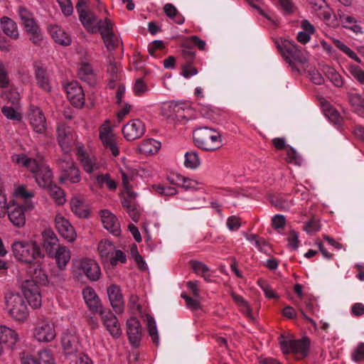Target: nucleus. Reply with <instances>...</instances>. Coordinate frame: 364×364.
I'll return each mask as SVG.
<instances>
[{"label": "nucleus", "instance_id": "nucleus-1", "mask_svg": "<svg viewBox=\"0 0 364 364\" xmlns=\"http://www.w3.org/2000/svg\"><path fill=\"white\" fill-rule=\"evenodd\" d=\"M12 252L18 262L28 265L26 272L31 277L36 278L42 285L48 283V275L42 267L44 254L41 250L40 242L37 239L31 242H14Z\"/></svg>", "mask_w": 364, "mask_h": 364}, {"label": "nucleus", "instance_id": "nucleus-2", "mask_svg": "<svg viewBox=\"0 0 364 364\" xmlns=\"http://www.w3.org/2000/svg\"><path fill=\"white\" fill-rule=\"evenodd\" d=\"M86 1L78 0L76 4V10L79 14V19L83 26L90 33H100L102 38L107 48L109 50L116 49L119 40L114 33L113 24L109 18L98 19L97 16L85 7Z\"/></svg>", "mask_w": 364, "mask_h": 364}, {"label": "nucleus", "instance_id": "nucleus-3", "mask_svg": "<svg viewBox=\"0 0 364 364\" xmlns=\"http://www.w3.org/2000/svg\"><path fill=\"white\" fill-rule=\"evenodd\" d=\"M12 161L33 173L40 187L46 188L53 183V173L48 166L39 164L36 159L29 158L25 154L14 155L12 156Z\"/></svg>", "mask_w": 364, "mask_h": 364}, {"label": "nucleus", "instance_id": "nucleus-4", "mask_svg": "<svg viewBox=\"0 0 364 364\" xmlns=\"http://www.w3.org/2000/svg\"><path fill=\"white\" fill-rule=\"evenodd\" d=\"M193 136L196 146L205 151H215L222 146L221 136L213 129L207 127L196 129Z\"/></svg>", "mask_w": 364, "mask_h": 364}, {"label": "nucleus", "instance_id": "nucleus-5", "mask_svg": "<svg viewBox=\"0 0 364 364\" xmlns=\"http://www.w3.org/2000/svg\"><path fill=\"white\" fill-rule=\"evenodd\" d=\"M57 164L60 171V183H77L80 181V171L70 156L68 154L63 155L58 159Z\"/></svg>", "mask_w": 364, "mask_h": 364}, {"label": "nucleus", "instance_id": "nucleus-6", "mask_svg": "<svg viewBox=\"0 0 364 364\" xmlns=\"http://www.w3.org/2000/svg\"><path fill=\"white\" fill-rule=\"evenodd\" d=\"M73 272L79 276H85L91 282L100 279L101 269L98 263L89 257H81L73 260Z\"/></svg>", "mask_w": 364, "mask_h": 364}, {"label": "nucleus", "instance_id": "nucleus-7", "mask_svg": "<svg viewBox=\"0 0 364 364\" xmlns=\"http://www.w3.org/2000/svg\"><path fill=\"white\" fill-rule=\"evenodd\" d=\"M277 47L284 60L295 69L296 63L304 64L307 61L305 54L292 41L282 39L277 43Z\"/></svg>", "mask_w": 364, "mask_h": 364}, {"label": "nucleus", "instance_id": "nucleus-8", "mask_svg": "<svg viewBox=\"0 0 364 364\" xmlns=\"http://www.w3.org/2000/svg\"><path fill=\"white\" fill-rule=\"evenodd\" d=\"M6 311L14 319L24 321L28 311L23 297L18 293L7 292L4 296Z\"/></svg>", "mask_w": 364, "mask_h": 364}, {"label": "nucleus", "instance_id": "nucleus-9", "mask_svg": "<svg viewBox=\"0 0 364 364\" xmlns=\"http://www.w3.org/2000/svg\"><path fill=\"white\" fill-rule=\"evenodd\" d=\"M279 343L281 349L284 354L294 353L300 354L302 357L308 355L310 341L306 337L296 340L281 336L279 338Z\"/></svg>", "mask_w": 364, "mask_h": 364}, {"label": "nucleus", "instance_id": "nucleus-10", "mask_svg": "<svg viewBox=\"0 0 364 364\" xmlns=\"http://www.w3.org/2000/svg\"><path fill=\"white\" fill-rule=\"evenodd\" d=\"M31 278L22 282L21 290L29 305L33 309H37L41 306V295L36 283L41 284L36 278Z\"/></svg>", "mask_w": 364, "mask_h": 364}, {"label": "nucleus", "instance_id": "nucleus-11", "mask_svg": "<svg viewBox=\"0 0 364 364\" xmlns=\"http://www.w3.org/2000/svg\"><path fill=\"white\" fill-rule=\"evenodd\" d=\"M33 237L38 240L40 245H42L48 256L53 258V254L59 245L58 237L52 231V229H44L41 231L39 235L35 234Z\"/></svg>", "mask_w": 364, "mask_h": 364}, {"label": "nucleus", "instance_id": "nucleus-12", "mask_svg": "<svg viewBox=\"0 0 364 364\" xmlns=\"http://www.w3.org/2000/svg\"><path fill=\"white\" fill-rule=\"evenodd\" d=\"M56 336L53 323L45 320L39 321L33 329V337L40 342H49Z\"/></svg>", "mask_w": 364, "mask_h": 364}, {"label": "nucleus", "instance_id": "nucleus-13", "mask_svg": "<svg viewBox=\"0 0 364 364\" xmlns=\"http://www.w3.org/2000/svg\"><path fill=\"white\" fill-rule=\"evenodd\" d=\"M106 329L110 335L117 338L122 335V330L117 317L108 309H104L98 314Z\"/></svg>", "mask_w": 364, "mask_h": 364}, {"label": "nucleus", "instance_id": "nucleus-14", "mask_svg": "<svg viewBox=\"0 0 364 364\" xmlns=\"http://www.w3.org/2000/svg\"><path fill=\"white\" fill-rule=\"evenodd\" d=\"M145 132V125L139 119L130 120L122 128L124 138L128 141L137 139L143 136Z\"/></svg>", "mask_w": 364, "mask_h": 364}, {"label": "nucleus", "instance_id": "nucleus-15", "mask_svg": "<svg viewBox=\"0 0 364 364\" xmlns=\"http://www.w3.org/2000/svg\"><path fill=\"white\" fill-rule=\"evenodd\" d=\"M82 296L87 306L92 313L99 314L105 309L92 287H86L84 288L82 290Z\"/></svg>", "mask_w": 364, "mask_h": 364}, {"label": "nucleus", "instance_id": "nucleus-16", "mask_svg": "<svg viewBox=\"0 0 364 364\" xmlns=\"http://www.w3.org/2000/svg\"><path fill=\"white\" fill-rule=\"evenodd\" d=\"M28 117L31 125L36 132L43 134L46 131V120L40 108L35 106H31Z\"/></svg>", "mask_w": 364, "mask_h": 364}, {"label": "nucleus", "instance_id": "nucleus-17", "mask_svg": "<svg viewBox=\"0 0 364 364\" xmlns=\"http://www.w3.org/2000/svg\"><path fill=\"white\" fill-rule=\"evenodd\" d=\"M127 333L130 343L138 347L141 338V326L139 321L135 317H131L127 321Z\"/></svg>", "mask_w": 364, "mask_h": 364}, {"label": "nucleus", "instance_id": "nucleus-18", "mask_svg": "<svg viewBox=\"0 0 364 364\" xmlns=\"http://www.w3.org/2000/svg\"><path fill=\"white\" fill-rule=\"evenodd\" d=\"M67 97L75 107H82L85 104V95L81 86L77 82H72L65 87Z\"/></svg>", "mask_w": 364, "mask_h": 364}, {"label": "nucleus", "instance_id": "nucleus-19", "mask_svg": "<svg viewBox=\"0 0 364 364\" xmlns=\"http://www.w3.org/2000/svg\"><path fill=\"white\" fill-rule=\"evenodd\" d=\"M58 141L63 151L67 154L71 150L73 146V136L71 129L65 125L60 124L58 127Z\"/></svg>", "mask_w": 364, "mask_h": 364}, {"label": "nucleus", "instance_id": "nucleus-20", "mask_svg": "<svg viewBox=\"0 0 364 364\" xmlns=\"http://www.w3.org/2000/svg\"><path fill=\"white\" fill-rule=\"evenodd\" d=\"M107 294L110 304L117 314H120L124 311L123 296L119 286L112 284L107 288Z\"/></svg>", "mask_w": 364, "mask_h": 364}, {"label": "nucleus", "instance_id": "nucleus-21", "mask_svg": "<svg viewBox=\"0 0 364 364\" xmlns=\"http://www.w3.org/2000/svg\"><path fill=\"white\" fill-rule=\"evenodd\" d=\"M169 117L180 123L187 121V114L190 112L187 104L184 102H171L169 105Z\"/></svg>", "mask_w": 364, "mask_h": 364}, {"label": "nucleus", "instance_id": "nucleus-22", "mask_svg": "<svg viewBox=\"0 0 364 364\" xmlns=\"http://www.w3.org/2000/svg\"><path fill=\"white\" fill-rule=\"evenodd\" d=\"M77 155L78 160L86 173L91 174L94 171L100 169V164L97 162V159L95 157L90 156L82 149H78Z\"/></svg>", "mask_w": 364, "mask_h": 364}, {"label": "nucleus", "instance_id": "nucleus-23", "mask_svg": "<svg viewBox=\"0 0 364 364\" xmlns=\"http://www.w3.org/2000/svg\"><path fill=\"white\" fill-rule=\"evenodd\" d=\"M31 208L32 203L28 201L22 205L14 207V209L9 213L10 221L16 227L23 226L26 220L24 211Z\"/></svg>", "mask_w": 364, "mask_h": 364}, {"label": "nucleus", "instance_id": "nucleus-24", "mask_svg": "<svg viewBox=\"0 0 364 364\" xmlns=\"http://www.w3.org/2000/svg\"><path fill=\"white\" fill-rule=\"evenodd\" d=\"M35 76L38 85L44 91L48 92L51 90V86L49 81V73L46 68L42 65L36 64Z\"/></svg>", "mask_w": 364, "mask_h": 364}, {"label": "nucleus", "instance_id": "nucleus-25", "mask_svg": "<svg viewBox=\"0 0 364 364\" xmlns=\"http://www.w3.org/2000/svg\"><path fill=\"white\" fill-rule=\"evenodd\" d=\"M63 348L67 355H73L79 350V341L77 337L72 333H65L61 340Z\"/></svg>", "mask_w": 364, "mask_h": 364}, {"label": "nucleus", "instance_id": "nucleus-26", "mask_svg": "<svg viewBox=\"0 0 364 364\" xmlns=\"http://www.w3.org/2000/svg\"><path fill=\"white\" fill-rule=\"evenodd\" d=\"M18 341V334L6 326H0V343L3 347H12Z\"/></svg>", "mask_w": 364, "mask_h": 364}, {"label": "nucleus", "instance_id": "nucleus-27", "mask_svg": "<svg viewBox=\"0 0 364 364\" xmlns=\"http://www.w3.org/2000/svg\"><path fill=\"white\" fill-rule=\"evenodd\" d=\"M53 258H55L58 267L63 270L70 260V250L65 246H58Z\"/></svg>", "mask_w": 364, "mask_h": 364}, {"label": "nucleus", "instance_id": "nucleus-28", "mask_svg": "<svg viewBox=\"0 0 364 364\" xmlns=\"http://www.w3.org/2000/svg\"><path fill=\"white\" fill-rule=\"evenodd\" d=\"M77 75L81 80L89 85L92 86L95 84V74L90 64L82 62L78 68Z\"/></svg>", "mask_w": 364, "mask_h": 364}, {"label": "nucleus", "instance_id": "nucleus-29", "mask_svg": "<svg viewBox=\"0 0 364 364\" xmlns=\"http://www.w3.org/2000/svg\"><path fill=\"white\" fill-rule=\"evenodd\" d=\"M49 32L53 39L57 43L62 46H69L71 43V38L61 28L58 26H50Z\"/></svg>", "mask_w": 364, "mask_h": 364}, {"label": "nucleus", "instance_id": "nucleus-30", "mask_svg": "<svg viewBox=\"0 0 364 364\" xmlns=\"http://www.w3.org/2000/svg\"><path fill=\"white\" fill-rule=\"evenodd\" d=\"M115 246L109 240H101L97 246L99 256L103 263H107L109 259L114 254Z\"/></svg>", "mask_w": 364, "mask_h": 364}, {"label": "nucleus", "instance_id": "nucleus-31", "mask_svg": "<svg viewBox=\"0 0 364 364\" xmlns=\"http://www.w3.org/2000/svg\"><path fill=\"white\" fill-rule=\"evenodd\" d=\"M1 26L4 33L12 39L18 38L16 23L10 18L4 16L1 18Z\"/></svg>", "mask_w": 364, "mask_h": 364}, {"label": "nucleus", "instance_id": "nucleus-32", "mask_svg": "<svg viewBox=\"0 0 364 364\" xmlns=\"http://www.w3.org/2000/svg\"><path fill=\"white\" fill-rule=\"evenodd\" d=\"M24 28L30 36V40L34 43L38 44L42 40V35L40 28L33 18L27 20L23 23Z\"/></svg>", "mask_w": 364, "mask_h": 364}, {"label": "nucleus", "instance_id": "nucleus-33", "mask_svg": "<svg viewBox=\"0 0 364 364\" xmlns=\"http://www.w3.org/2000/svg\"><path fill=\"white\" fill-rule=\"evenodd\" d=\"M72 211L79 218H87L90 209L80 198L75 197L70 202Z\"/></svg>", "mask_w": 364, "mask_h": 364}, {"label": "nucleus", "instance_id": "nucleus-34", "mask_svg": "<svg viewBox=\"0 0 364 364\" xmlns=\"http://www.w3.org/2000/svg\"><path fill=\"white\" fill-rule=\"evenodd\" d=\"M161 147V143L154 139L144 140L139 146V151L144 154H154Z\"/></svg>", "mask_w": 364, "mask_h": 364}, {"label": "nucleus", "instance_id": "nucleus-35", "mask_svg": "<svg viewBox=\"0 0 364 364\" xmlns=\"http://www.w3.org/2000/svg\"><path fill=\"white\" fill-rule=\"evenodd\" d=\"M339 19L343 26L347 29L351 30L356 34L363 33L362 28L357 24L355 18L350 16H346L343 14H339Z\"/></svg>", "mask_w": 364, "mask_h": 364}, {"label": "nucleus", "instance_id": "nucleus-36", "mask_svg": "<svg viewBox=\"0 0 364 364\" xmlns=\"http://www.w3.org/2000/svg\"><path fill=\"white\" fill-rule=\"evenodd\" d=\"M189 263L196 274L203 277L205 281L210 282V269L205 264L197 260H191Z\"/></svg>", "mask_w": 364, "mask_h": 364}, {"label": "nucleus", "instance_id": "nucleus-37", "mask_svg": "<svg viewBox=\"0 0 364 364\" xmlns=\"http://www.w3.org/2000/svg\"><path fill=\"white\" fill-rule=\"evenodd\" d=\"M349 102L353 111L359 116L364 117V95L351 94L349 95Z\"/></svg>", "mask_w": 364, "mask_h": 364}, {"label": "nucleus", "instance_id": "nucleus-38", "mask_svg": "<svg viewBox=\"0 0 364 364\" xmlns=\"http://www.w3.org/2000/svg\"><path fill=\"white\" fill-rule=\"evenodd\" d=\"M107 73L109 75L108 86L114 89L117 86V82L120 80L121 74L119 68L115 63H110L107 66Z\"/></svg>", "mask_w": 364, "mask_h": 364}, {"label": "nucleus", "instance_id": "nucleus-39", "mask_svg": "<svg viewBox=\"0 0 364 364\" xmlns=\"http://www.w3.org/2000/svg\"><path fill=\"white\" fill-rule=\"evenodd\" d=\"M122 206L127 210V213L132 218V220L134 222H137L139 218V213L134 200H132L128 198H124L123 200H122Z\"/></svg>", "mask_w": 364, "mask_h": 364}, {"label": "nucleus", "instance_id": "nucleus-40", "mask_svg": "<svg viewBox=\"0 0 364 364\" xmlns=\"http://www.w3.org/2000/svg\"><path fill=\"white\" fill-rule=\"evenodd\" d=\"M95 180L100 188H102L104 185H106L107 188L110 191H115L117 189V183L114 180L111 179L110 175L108 173L98 174L95 176Z\"/></svg>", "mask_w": 364, "mask_h": 364}, {"label": "nucleus", "instance_id": "nucleus-41", "mask_svg": "<svg viewBox=\"0 0 364 364\" xmlns=\"http://www.w3.org/2000/svg\"><path fill=\"white\" fill-rule=\"evenodd\" d=\"M100 218L104 228H115L118 222L117 217L106 209L101 210Z\"/></svg>", "mask_w": 364, "mask_h": 364}, {"label": "nucleus", "instance_id": "nucleus-42", "mask_svg": "<svg viewBox=\"0 0 364 364\" xmlns=\"http://www.w3.org/2000/svg\"><path fill=\"white\" fill-rule=\"evenodd\" d=\"M147 330L153 343L158 346L159 344V333L154 318L148 315L146 317Z\"/></svg>", "mask_w": 364, "mask_h": 364}, {"label": "nucleus", "instance_id": "nucleus-43", "mask_svg": "<svg viewBox=\"0 0 364 364\" xmlns=\"http://www.w3.org/2000/svg\"><path fill=\"white\" fill-rule=\"evenodd\" d=\"M181 55L184 60L183 64H193L196 58V51L194 49L188 46L186 41L182 44Z\"/></svg>", "mask_w": 364, "mask_h": 364}, {"label": "nucleus", "instance_id": "nucleus-44", "mask_svg": "<svg viewBox=\"0 0 364 364\" xmlns=\"http://www.w3.org/2000/svg\"><path fill=\"white\" fill-rule=\"evenodd\" d=\"M333 43L336 48H338L340 50L346 54L350 58L354 60L355 62L360 63L361 60L356 53L352 50L350 48H348L346 44L341 42L338 39L333 38Z\"/></svg>", "mask_w": 364, "mask_h": 364}, {"label": "nucleus", "instance_id": "nucleus-45", "mask_svg": "<svg viewBox=\"0 0 364 364\" xmlns=\"http://www.w3.org/2000/svg\"><path fill=\"white\" fill-rule=\"evenodd\" d=\"M48 189L50 196L55 200V201L59 204H63L65 201L64 196V191L59 186L52 183L50 186L47 187Z\"/></svg>", "mask_w": 364, "mask_h": 364}, {"label": "nucleus", "instance_id": "nucleus-46", "mask_svg": "<svg viewBox=\"0 0 364 364\" xmlns=\"http://www.w3.org/2000/svg\"><path fill=\"white\" fill-rule=\"evenodd\" d=\"M200 165V159L196 151H188L185 154L184 166L186 168L194 169Z\"/></svg>", "mask_w": 364, "mask_h": 364}, {"label": "nucleus", "instance_id": "nucleus-47", "mask_svg": "<svg viewBox=\"0 0 364 364\" xmlns=\"http://www.w3.org/2000/svg\"><path fill=\"white\" fill-rule=\"evenodd\" d=\"M326 75L335 86L341 87L343 85V80L341 75L335 69L328 68Z\"/></svg>", "mask_w": 364, "mask_h": 364}, {"label": "nucleus", "instance_id": "nucleus-48", "mask_svg": "<svg viewBox=\"0 0 364 364\" xmlns=\"http://www.w3.org/2000/svg\"><path fill=\"white\" fill-rule=\"evenodd\" d=\"M127 261V256L122 250H114V254L112 255L110 258L108 260V262L112 265L115 266L118 263H125Z\"/></svg>", "mask_w": 364, "mask_h": 364}, {"label": "nucleus", "instance_id": "nucleus-49", "mask_svg": "<svg viewBox=\"0 0 364 364\" xmlns=\"http://www.w3.org/2000/svg\"><path fill=\"white\" fill-rule=\"evenodd\" d=\"M105 149L109 151L112 156H117L119 154V150L117 146V139L115 137L107 140V141H102Z\"/></svg>", "mask_w": 364, "mask_h": 364}, {"label": "nucleus", "instance_id": "nucleus-50", "mask_svg": "<svg viewBox=\"0 0 364 364\" xmlns=\"http://www.w3.org/2000/svg\"><path fill=\"white\" fill-rule=\"evenodd\" d=\"M325 115L329 119L331 122L335 124L341 125L342 122V117L339 112L333 107H328L325 111Z\"/></svg>", "mask_w": 364, "mask_h": 364}, {"label": "nucleus", "instance_id": "nucleus-51", "mask_svg": "<svg viewBox=\"0 0 364 364\" xmlns=\"http://www.w3.org/2000/svg\"><path fill=\"white\" fill-rule=\"evenodd\" d=\"M351 359L359 363L364 360V343H359L351 353Z\"/></svg>", "mask_w": 364, "mask_h": 364}, {"label": "nucleus", "instance_id": "nucleus-52", "mask_svg": "<svg viewBox=\"0 0 364 364\" xmlns=\"http://www.w3.org/2000/svg\"><path fill=\"white\" fill-rule=\"evenodd\" d=\"M349 72L355 79L360 83L364 85V70L358 65H350Z\"/></svg>", "mask_w": 364, "mask_h": 364}, {"label": "nucleus", "instance_id": "nucleus-53", "mask_svg": "<svg viewBox=\"0 0 364 364\" xmlns=\"http://www.w3.org/2000/svg\"><path fill=\"white\" fill-rule=\"evenodd\" d=\"M115 137L112 128L109 125L106 124L102 125L100 128V138L102 141H107V140Z\"/></svg>", "mask_w": 364, "mask_h": 364}, {"label": "nucleus", "instance_id": "nucleus-54", "mask_svg": "<svg viewBox=\"0 0 364 364\" xmlns=\"http://www.w3.org/2000/svg\"><path fill=\"white\" fill-rule=\"evenodd\" d=\"M245 237L250 242H252L255 244V245L260 250H262V247L263 246L267 245V242L264 238L259 237L255 234H247L245 232H243Z\"/></svg>", "mask_w": 364, "mask_h": 364}, {"label": "nucleus", "instance_id": "nucleus-55", "mask_svg": "<svg viewBox=\"0 0 364 364\" xmlns=\"http://www.w3.org/2000/svg\"><path fill=\"white\" fill-rule=\"evenodd\" d=\"M41 364H54L53 358L47 350H42L38 353V358H36Z\"/></svg>", "mask_w": 364, "mask_h": 364}, {"label": "nucleus", "instance_id": "nucleus-56", "mask_svg": "<svg viewBox=\"0 0 364 364\" xmlns=\"http://www.w3.org/2000/svg\"><path fill=\"white\" fill-rule=\"evenodd\" d=\"M181 75L185 78H189L198 74V69L193 65V64H182L181 65Z\"/></svg>", "mask_w": 364, "mask_h": 364}, {"label": "nucleus", "instance_id": "nucleus-57", "mask_svg": "<svg viewBox=\"0 0 364 364\" xmlns=\"http://www.w3.org/2000/svg\"><path fill=\"white\" fill-rule=\"evenodd\" d=\"M1 112L9 119L20 120L21 119V114L11 107L4 106L1 109Z\"/></svg>", "mask_w": 364, "mask_h": 364}, {"label": "nucleus", "instance_id": "nucleus-58", "mask_svg": "<svg viewBox=\"0 0 364 364\" xmlns=\"http://www.w3.org/2000/svg\"><path fill=\"white\" fill-rule=\"evenodd\" d=\"M153 188L159 194L164 196H173L176 193L175 188L164 185H154Z\"/></svg>", "mask_w": 364, "mask_h": 364}, {"label": "nucleus", "instance_id": "nucleus-59", "mask_svg": "<svg viewBox=\"0 0 364 364\" xmlns=\"http://www.w3.org/2000/svg\"><path fill=\"white\" fill-rule=\"evenodd\" d=\"M227 228H240L241 226L247 225V222L242 220L240 218L236 215L230 216L226 223Z\"/></svg>", "mask_w": 364, "mask_h": 364}, {"label": "nucleus", "instance_id": "nucleus-60", "mask_svg": "<svg viewBox=\"0 0 364 364\" xmlns=\"http://www.w3.org/2000/svg\"><path fill=\"white\" fill-rule=\"evenodd\" d=\"M16 194L18 197L25 199L26 201L30 202L28 199L31 198L34 196V193L32 191H28L26 187L21 186H18L16 190ZM26 203H24L25 204Z\"/></svg>", "mask_w": 364, "mask_h": 364}, {"label": "nucleus", "instance_id": "nucleus-61", "mask_svg": "<svg viewBox=\"0 0 364 364\" xmlns=\"http://www.w3.org/2000/svg\"><path fill=\"white\" fill-rule=\"evenodd\" d=\"M60 236L69 242H73L77 233L75 229H58Z\"/></svg>", "mask_w": 364, "mask_h": 364}, {"label": "nucleus", "instance_id": "nucleus-62", "mask_svg": "<svg viewBox=\"0 0 364 364\" xmlns=\"http://www.w3.org/2000/svg\"><path fill=\"white\" fill-rule=\"evenodd\" d=\"M133 89L134 94L138 96H141L148 90L147 85L141 78L136 80Z\"/></svg>", "mask_w": 364, "mask_h": 364}, {"label": "nucleus", "instance_id": "nucleus-63", "mask_svg": "<svg viewBox=\"0 0 364 364\" xmlns=\"http://www.w3.org/2000/svg\"><path fill=\"white\" fill-rule=\"evenodd\" d=\"M271 203L280 210H287L290 207V203L282 197H273Z\"/></svg>", "mask_w": 364, "mask_h": 364}, {"label": "nucleus", "instance_id": "nucleus-64", "mask_svg": "<svg viewBox=\"0 0 364 364\" xmlns=\"http://www.w3.org/2000/svg\"><path fill=\"white\" fill-rule=\"evenodd\" d=\"M188 46H197L200 50H203L205 48V42L199 38L197 36H192L186 41Z\"/></svg>", "mask_w": 364, "mask_h": 364}]
</instances>
